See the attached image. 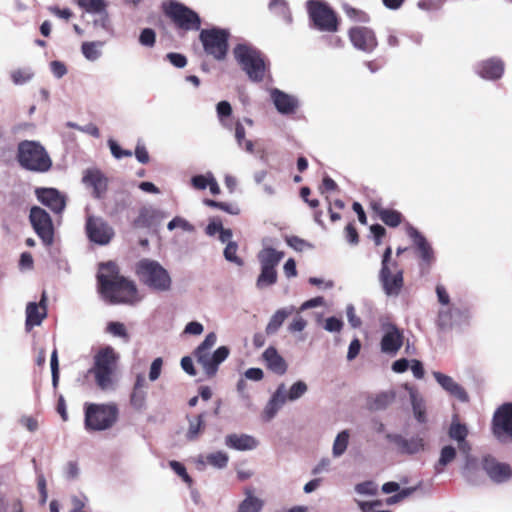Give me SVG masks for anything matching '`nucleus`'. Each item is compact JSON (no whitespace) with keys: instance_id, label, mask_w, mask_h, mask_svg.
<instances>
[{"instance_id":"0e129e2a","label":"nucleus","mask_w":512,"mask_h":512,"mask_svg":"<svg viewBox=\"0 0 512 512\" xmlns=\"http://www.w3.org/2000/svg\"><path fill=\"white\" fill-rule=\"evenodd\" d=\"M162 365H163L162 358L158 357L153 360V362L151 363V366H150V371H149V380L150 381H156L160 377Z\"/></svg>"},{"instance_id":"f3484780","label":"nucleus","mask_w":512,"mask_h":512,"mask_svg":"<svg viewBox=\"0 0 512 512\" xmlns=\"http://www.w3.org/2000/svg\"><path fill=\"white\" fill-rule=\"evenodd\" d=\"M349 35L352 44L357 49L370 52L377 45L374 33L366 27L352 28Z\"/></svg>"},{"instance_id":"f257e3e1","label":"nucleus","mask_w":512,"mask_h":512,"mask_svg":"<svg viewBox=\"0 0 512 512\" xmlns=\"http://www.w3.org/2000/svg\"><path fill=\"white\" fill-rule=\"evenodd\" d=\"M98 282L102 297L111 303L134 305L142 299L135 284L120 276L116 265L112 262L101 264Z\"/></svg>"},{"instance_id":"c85d7f7f","label":"nucleus","mask_w":512,"mask_h":512,"mask_svg":"<svg viewBox=\"0 0 512 512\" xmlns=\"http://www.w3.org/2000/svg\"><path fill=\"white\" fill-rule=\"evenodd\" d=\"M418 487L419 486H414V487H408V488H404V489L400 490V486L398 483L387 482L382 486V491L386 494L398 492L397 494H395L387 499L388 504H394V503H397V502L409 497L410 495H412L418 489Z\"/></svg>"},{"instance_id":"7ed1b4c3","label":"nucleus","mask_w":512,"mask_h":512,"mask_svg":"<svg viewBox=\"0 0 512 512\" xmlns=\"http://www.w3.org/2000/svg\"><path fill=\"white\" fill-rule=\"evenodd\" d=\"M17 160L21 167L33 172H47L52 160L45 148L37 141L24 140L18 144Z\"/></svg>"},{"instance_id":"ddd939ff","label":"nucleus","mask_w":512,"mask_h":512,"mask_svg":"<svg viewBox=\"0 0 512 512\" xmlns=\"http://www.w3.org/2000/svg\"><path fill=\"white\" fill-rule=\"evenodd\" d=\"M493 432L499 439H512V403L503 404L495 412Z\"/></svg>"},{"instance_id":"412c9836","label":"nucleus","mask_w":512,"mask_h":512,"mask_svg":"<svg viewBox=\"0 0 512 512\" xmlns=\"http://www.w3.org/2000/svg\"><path fill=\"white\" fill-rule=\"evenodd\" d=\"M225 445L238 451H251L259 446V440L249 434L232 433L225 437Z\"/></svg>"},{"instance_id":"0eeeda50","label":"nucleus","mask_w":512,"mask_h":512,"mask_svg":"<svg viewBox=\"0 0 512 512\" xmlns=\"http://www.w3.org/2000/svg\"><path fill=\"white\" fill-rule=\"evenodd\" d=\"M118 419V408L113 403L85 405V428L89 431L110 429Z\"/></svg>"},{"instance_id":"c9c22d12","label":"nucleus","mask_w":512,"mask_h":512,"mask_svg":"<svg viewBox=\"0 0 512 512\" xmlns=\"http://www.w3.org/2000/svg\"><path fill=\"white\" fill-rule=\"evenodd\" d=\"M103 45L104 43L101 41L83 42L81 45V52L85 59L94 62L101 57Z\"/></svg>"},{"instance_id":"09e8293b","label":"nucleus","mask_w":512,"mask_h":512,"mask_svg":"<svg viewBox=\"0 0 512 512\" xmlns=\"http://www.w3.org/2000/svg\"><path fill=\"white\" fill-rule=\"evenodd\" d=\"M238 245L234 241H229L224 249V257L227 261L238 266L243 265V260L237 256Z\"/></svg>"},{"instance_id":"e2e57ef3","label":"nucleus","mask_w":512,"mask_h":512,"mask_svg":"<svg viewBox=\"0 0 512 512\" xmlns=\"http://www.w3.org/2000/svg\"><path fill=\"white\" fill-rule=\"evenodd\" d=\"M49 66H50V70H51L52 74L57 79H60L67 74V67L61 61L54 60V61L50 62Z\"/></svg>"},{"instance_id":"e433bc0d","label":"nucleus","mask_w":512,"mask_h":512,"mask_svg":"<svg viewBox=\"0 0 512 512\" xmlns=\"http://www.w3.org/2000/svg\"><path fill=\"white\" fill-rule=\"evenodd\" d=\"M350 437L348 430H342L336 435L332 445V455L334 458H339L346 452Z\"/></svg>"},{"instance_id":"774afa93","label":"nucleus","mask_w":512,"mask_h":512,"mask_svg":"<svg viewBox=\"0 0 512 512\" xmlns=\"http://www.w3.org/2000/svg\"><path fill=\"white\" fill-rule=\"evenodd\" d=\"M167 59L177 68H183L187 64L186 57L179 53H168Z\"/></svg>"},{"instance_id":"bf43d9fd","label":"nucleus","mask_w":512,"mask_h":512,"mask_svg":"<svg viewBox=\"0 0 512 512\" xmlns=\"http://www.w3.org/2000/svg\"><path fill=\"white\" fill-rule=\"evenodd\" d=\"M108 145H109V148H110V151H111L112 155L116 159H121L123 157H130V156H132V152L130 150L122 149L118 145V143L116 141H114L113 139H110L108 141Z\"/></svg>"},{"instance_id":"338daca9","label":"nucleus","mask_w":512,"mask_h":512,"mask_svg":"<svg viewBox=\"0 0 512 512\" xmlns=\"http://www.w3.org/2000/svg\"><path fill=\"white\" fill-rule=\"evenodd\" d=\"M355 490L359 494L374 495L377 491V485L374 482L368 481L358 484Z\"/></svg>"},{"instance_id":"6e6552de","label":"nucleus","mask_w":512,"mask_h":512,"mask_svg":"<svg viewBox=\"0 0 512 512\" xmlns=\"http://www.w3.org/2000/svg\"><path fill=\"white\" fill-rule=\"evenodd\" d=\"M391 255L392 249L387 247L383 254L379 278L385 293L388 296H397L403 287V272L400 269L392 271L396 263L391 261Z\"/></svg>"},{"instance_id":"9d476101","label":"nucleus","mask_w":512,"mask_h":512,"mask_svg":"<svg viewBox=\"0 0 512 512\" xmlns=\"http://www.w3.org/2000/svg\"><path fill=\"white\" fill-rule=\"evenodd\" d=\"M228 32L222 29L202 30L200 39L205 51L214 58L221 60L227 53Z\"/></svg>"},{"instance_id":"423d86ee","label":"nucleus","mask_w":512,"mask_h":512,"mask_svg":"<svg viewBox=\"0 0 512 512\" xmlns=\"http://www.w3.org/2000/svg\"><path fill=\"white\" fill-rule=\"evenodd\" d=\"M118 355L112 347H105L98 351L94 357V374L97 385L102 390H110L114 386V372Z\"/></svg>"},{"instance_id":"7c9ffc66","label":"nucleus","mask_w":512,"mask_h":512,"mask_svg":"<svg viewBox=\"0 0 512 512\" xmlns=\"http://www.w3.org/2000/svg\"><path fill=\"white\" fill-rule=\"evenodd\" d=\"M468 434L467 427L456 420H453L450 429L449 436L458 442V448L463 453H468L470 450L469 444L466 442V436Z\"/></svg>"},{"instance_id":"f8f14e48","label":"nucleus","mask_w":512,"mask_h":512,"mask_svg":"<svg viewBox=\"0 0 512 512\" xmlns=\"http://www.w3.org/2000/svg\"><path fill=\"white\" fill-rule=\"evenodd\" d=\"M307 6L311 19L320 30H336V16L334 12L324 2L319 0H310L308 1Z\"/></svg>"},{"instance_id":"39448f33","label":"nucleus","mask_w":512,"mask_h":512,"mask_svg":"<svg viewBox=\"0 0 512 512\" xmlns=\"http://www.w3.org/2000/svg\"><path fill=\"white\" fill-rule=\"evenodd\" d=\"M234 56L252 81H262L266 64L259 50L248 43H239L233 50Z\"/></svg>"},{"instance_id":"6ab92c4d","label":"nucleus","mask_w":512,"mask_h":512,"mask_svg":"<svg viewBox=\"0 0 512 512\" xmlns=\"http://www.w3.org/2000/svg\"><path fill=\"white\" fill-rule=\"evenodd\" d=\"M386 438L396 446L400 453L415 454L424 449V441L420 437L406 439L399 434H387Z\"/></svg>"},{"instance_id":"4d7b16f0","label":"nucleus","mask_w":512,"mask_h":512,"mask_svg":"<svg viewBox=\"0 0 512 512\" xmlns=\"http://www.w3.org/2000/svg\"><path fill=\"white\" fill-rule=\"evenodd\" d=\"M130 402L135 409L142 410L145 407L146 391L133 390Z\"/></svg>"},{"instance_id":"20e7f679","label":"nucleus","mask_w":512,"mask_h":512,"mask_svg":"<svg viewBox=\"0 0 512 512\" xmlns=\"http://www.w3.org/2000/svg\"><path fill=\"white\" fill-rule=\"evenodd\" d=\"M136 273L143 284L155 291L164 292L171 288L172 280L168 271L155 260H140Z\"/></svg>"},{"instance_id":"473e14b6","label":"nucleus","mask_w":512,"mask_h":512,"mask_svg":"<svg viewBox=\"0 0 512 512\" xmlns=\"http://www.w3.org/2000/svg\"><path fill=\"white\" fill-rule=\"evenodd\" d=\"M228 460H229V457L226 452L216 451L213 453H209L205 457L199 456L197 459V463L204 465L207 462L208 464H210L211 466H213L215 468L223 469L227 466Z\"/></svg>"},{"instance_id":"b1692460","label":"nucleus","mask_w":512,"mask_h":512,"mask_svg":"<svg viewBox=\"0 0 512 512\" xmlns=\"http://www.w3.org/2000/svg\"><path fill=\"white\" fill-rule=\"evenodd\" d=\"M284 257V252L263 242L261 250L257 254L260 268L276 269Z\"/></svg>"},{"instance_id":"bb28decb","label":"nucleus","mask_w":512,"mask_h":512,"mask_svg":"<svg viewBox=\"0 0 512 512\" xmlns=\"http://www.w3.org/2000/svg\"><path fill=\"white\" fill-rule=\"evenodd\" d=\"M407 233L416 245L422 260L428 264L431 263L433 260V250L425 237L412 226L407 228Z\"/></svg>"},{"instance_id":"c03bdc74","label":"nucleus","mask_w":512,"mask_h":512,"mask_svg":"<svg viewBox=\"0 0 512 512\" xmlns=\"http://www.w3.org/2000/svg\"><path fill=\"white\" fill-rule=\"evenodd\" d=\"M77 4L83 8L87 13L96 14L103 12L107 4L104 0H76Z\"/></svg>"},{"instance_id":"4be33fe9","label":"nucleus","mask_w":512,"mask_h":512,"mask_svg":"<svg viewBox=\"0 0 512 512\" xmlns=\"http://www.w3.org/2000/svg\"><path fill=\"white\" fill-rule=\"evenodd\" d=\"M433 377L437 383L451 396L457 398L461 402L468 401V395L466 391L452 377L438 371L433 372Z\"/></svg>"},{"instance_id":"052dcab7","label":"nucleus","mask_w":512,"mask_h":512,"mask_svg":"<svg viewBox=\"0 0 512 512\" xmlns=\"http://www.w3.org/2000/svg\"><path fill=\"white\" fill-rule=\"evenodd\" d=\"M343 327V321L336 317H329L325 320L323 328L328 332H340Z\"/></svg>"},{"instance_id":"de8ad7c7","label":"nucleus","mask_w":512,"mask_h":512,"mask_svg":"<svg viewBox=\"0 0 512 512\" xmlns=\"http://www.w3.org/2000/svg\"><path fill=\"white\" fill-rule=\"evenodd\" d=\"M96 14L98 15V17L93 20V27L96 30L101 29L109 34H112L113 28L107 10L105 9L103 10V12H98Z\"/></svg>"},{"instance_id":"680f3d73","label":"nucleus","mask_w":512,"mask_h":512,"mask_svg":"<svg viewBox=\"0 0 512 512\" xmlns=\"http://www.w3.org/2000/svg\"><path fill=\"white\" fill-rule=\"evenodd\" d=\"M50 366L52 373V384L54 387H56L59 380V363L56 349L51 354Z\"/></svg>"},{"instance_id":"37998d69","label":"nucleus","mask_w":512,"mask_h":512,"mask_svg":"<svg viewBox=\"0 0 512 512\" xmlns=\"http://www.w3.org/2000/svg\"><path fill=\"white\" fill-rule=\"evenodd\" d=\"M380 219L388 226L396 227L401 223V214L391 209H379Z\"/></svg>"},{"instance_id":"a211bd4d","label":"nucleus","mask_w":512,"mask_h":512,"mask_svg":"<svg viewBox=\"0 0 512 512\" xmlns=\"http://www.w3.org/2000/svg\"><path fill=\"white\" fill-rule=\"evenodd\" d=\"M403 344L402 333L393 325L384 327V334L381 339V351L386 354L395 355Z\"/></svg>"},{"instance_id":"1a4fd4ad","label":"nucleus","mask_w":512,"mask_h":512,"mask_svg":"<svg viewBox=\"0 0 512 512\" xmlns=\"http://www.w3.org/2000/svg\"><path fill=\"white\" fill-rule=\"evenodd\" d=\"M164 10L167 16L181 29L198 30L200 28V18L197 13L176 1H169L164 4Z\"/></svg>"},{"instance_id":"72a5a7b5","label":"nucleus","mask_w":512,"mask_h":512,"mask_svg":"<svg viewBox=\"0 0 512 512\" xmlns=\"http://www.w3.org/2000/svg\"><path fill=\"white\" fill-rule=\"evenodd\" d=\"M482 467V463L480 464L478 460L470 455H466L465 465L462 469V475L472 483H475L480 476V468Z\"/></svg>"},{"instance_id":"a18cd8bd","label":"nucleus","mask_w":512,"mask_h":512,"mask_svg":"<svg viewBox=\"0 0 512 512\" xmlns=\"http://www.w3.org/2000/svg\"><path fill=\"white\" fill-rule=\"evenodd\" d=\"M308 390V386L304 381L295 382L289 390L286 389V402L296 401L301 398Z\"/></svg>"},{"instance_id":"69168bd1","label":"nucleus","mask_w":512,"mask_h":512,"mask_svg":"<svg viewBox=\"0 0 512 512\" xmlns=\"http://www.w3.org/2000/svg\"><path fill=\"white\" fill-rule=\"evenodd\" d=\"M87 501H88L87 497L84 495L72 496L71 497L72 509L70 510V512L84 511L83 509L85 508Z\"/></svg>"},{"instance_id":"4c0bfd02","label":"nucleus","mask_w":512,"mask_h":512,"mask_svg":"<svg viewBox=\"0 0 512 512\" xmlns=\"http://www.w3.org/2000/svg\"><path fill=\"white\" fill-rule=\"evenodd\" d=\"M278 274L276 269L260 268V274L256 280V287L259 290L274 285L277 282Z\"/></svg>"},{"instance_id":"603ef678","label":"nucleus","mask_w":512,"mask_h":512,"mask_svg":"<svg viewBox=\"0 0 512 512\" xmlns=\"http://www.w3.org/2000/svg\"><path fill=\"white\" fill-rule=\"evenodd\" d=\"M212 172H206L205 174L195 175L191 178V185L196 190H204L208 187L210 178H212Z\"/></svg>"},{"instance_id":"aec40b11","label":"nucleus","mask_w":512,"mask_h":512,"mask_svg":"<svg viewBox=\"0 0 512 512\" xmlns=\"http://www.w3.org/2000/svg\"><path fill=\"white\" fill-rule=\"evenodd\" d=\"M285 403L286 386L285 384H280L263 409L261 415L263 421L270 422Z\"/></svg>"},{"instance_id":"13d9d810","label":"nucleus","mask_w":512,"mask_h":512,"mask_svg":"<svg viewBox=\"0 0 512 512\" xmlns=\"http://www.w3.org/2000/svg\"><path fill=\"white\" fill-rule=\"evenodd\" d=\"M156 35L155 32L150 28H145L141 31L139 36V42L141 45L146 47H153L155 44Z\"/></svg>"},{"instance_id":"dca6fc26","label":"nucleus","mask_w":512,"mask_h":512,"mask_svg":"<svg viewBox=\"0 0 512 512\" xmlns=\"http://www.w3.org/2000/svg\"><path fill=\"white\" fill-rule=\"evenodd\" d=\"M38 200L54 213H61L66 205L65 197L54 188H39L36 190Z\"/></svg>"},{"instance_id":"c756f323","label":"nucleus","mask_w":512,"mask_h":512,"mask_svg":"<svg viewBox=\"0 0 512 512\" xmlns=\"http://www.w3.org/2000/svg\"><path fill=\"white\" fill-rule=\"evenodd\" d=\"M504 66L501 60L490 59L482 62L479 67L478 73L484 79H497L503 74Z\"/></svg>"},{"instance_id":"2eb2a0df","label":"nucleus","mask_w":512,"mask_h":512,"mask_svg":"<svg viewBox=\"0 0 512 512\" xmlns=\"http://www.w3.org/2000/svg\"><path fill=\"white\" fill-rule=\"evenodd\" d=\"M482 469L492 481L497 483L505 482L512 476V470L508 464L500 463L491 457H485L482 460Z\"/></svg>"},{"instance_id":"f704fd0d","label":"nucleus","mask_w":512,"mask_h":512,"mask_svg":"<svg viewBox=\"0 0 512 512\" xmlns=\"http://www.w3.org/2000/svg\"><path fill=\"white\" fill-rule=\"evenodd\" d=\"M294 309L295 308L293 306H291L289 308H283V309L277 310L272 315V317L270 318V321H269V323L267 324V327H266V332L268 334L275 333L279 329V327L283 324L284 320L290 314L293 313Z\"/></svg>"},{"instance_id":"5fc2aeb1","label":"nucleus","mask_w":512,"mask_h":512,"mask_svg":"<svg viewBox=\"0 0 512 512\" xmlns=\"http://www.w3.org/2000/svg\"><path fill=\"white\" fill-rule=\"evenodd\" d=\"M271 12L278 14L284 18H289L288 7L285 0H271L269 3Z\"/></svg>"},{"instance_id":"6e6d98bb","label":"nucleus","mask_w":512,"mask_h":512,"mask_svg":"<svg viewBox=\"0 0 512 512\" xmlns=\"http://www.w3.org/2000/svg\"><path fill=\"white\" fill-rule=\"evenodd\" d=\"M343 10H344L345 14L351 20L358 21V22H367L368 21V17L366 15V13H364L361 10L353 8L348 4L343 5Z\"/></svg>"},{"instance_id":"8fccbe9b","label":"nucleus","mask_w":512,"mask_h":512,"mask_svg":"<svg viewBox=\"0 0 512 512\" xmlns=\"http://www.w3.org/2000/svg\"><path fill=\"white\" fill-rule=\"evenodd\" d=\"M107 331L115 336L124 339L125 342L129 341V335L125 325L121 322H110L107 325Z\"/></svg>"},{"instance_id":"a19ab883","label":"nucleus","mask_w":512,"mask_h":512,"mask_svg":"<svg viewBox=\"0 0 512 512\" xmlns=\"http://www.w3.org/2000/svg\"><path fill=\"white\" fill-rule=\"evenodd\" d=\"M395 399V392L393 390L384 391L375 396L371 403V408L375 410H382L388 407Z\"/></svg>"},{"instance_id":"4468645a","label":"nucleus","mask_w":512,"mask_h":512,"mask_svg":"<svg viewBox=\"0 0 512 512\" xmlns=\"http://www.w3.org/2000/svg\"><path fill=\"white\" fill-rule=\"evenodd\" d=\"M89 239L99 245H106L114 235L113 229L101 218L89 217L86 223Z\"/></svg>"},{"instance_id":"864d4df0","label":"nucleus","mask_w":512,"mask_h":512,"mask_svg":"<svg viewBox=\"0 0 512 512\" xmlns=\"http://www.w3.org/2000/svg\"><path fill=\"white\" fill-rule=\"evenodd\" d=\"M167 228L169 231H172L176 228H180L182 229L183 231H186V232H193L194 231V226L189 223L186 219L182 218V217H174L168 224H167Z\"/></svg>"},{"instance_id":"ea45409f","label":"nucleus","mask_w":512,"mask_h":512,"mask_svg":"<svg viewBox=\"0 0 512 512\" xmlns=\"http://www.w3.org/2000/svg\"><path fill=\"white\" fill-rule=\"evenodd\" d=\"M35 73L31 67H22L10 72V77L15 85H24L30 82Z\"/></svg>"},{"instance_id":"a878e982","label":"nucleus","mask_w":512,"mask_h":512,"mask_svg":"<svg viewBox=\"0 0 512 512\" xmlns=\"http://www.w3.org/2000/svg\"><path fill=\"white\" fill-rule=\"evenodd\" d=\"M271 98L278 112L282 114L292 113L297 107L298 102L295 97L278 89L271 90Z\"/></svg>"},{"instance_id":"cd10ccee","label":"nucleus","mask_w":512,"mask_h":512,"mask_svg":"<svg viewBox=\"0 0 512 512\" xmlns=\"http://www.w3.org/2000/svg\"><path fill=\"white\" fill-rule=\"evenodd\" d=\"M263 359L272 372L283 375L287 371L286 361L274 347H268L264 351Z\"/></svg>"},{"instance_id":"393cba45","label":"nucleus","mask_w":512,"mask_h":512,"mask_svg":"<svg viewBox=\"0 0 512 512\" xmlns=\"http://www.w3.org/2000/svg\"><path fill=\"white\" fill-rule=\"evenodd\" d=\"M45 293L42 295L40 303L30 302L26 307V327L31 329L34 326L41 324L42 320L46 317Z\"/></svg>"},{"instance_id":"f03ea898","label":"nucleus","mask_w":512,"mask_h":512,"mask_svg":"<svg viewBox=\"0 0 512 512\" xmlns=\"http://www.w3.org/2000/svg\"><path fill=\"white\" fill-rule=\"evenodd\" d=\"M216 342V333L210 332L195 350V357L198 364L202 366L203 371L209 377H213L217 373L219 365L224 362L230 354V350L226 346H220L214 352H211Z\"/></svg>"},{"instance_id":"58836bf2","label":"nucleus","mask_w":512,"mask_h":512,"mask_svg":"<svg viewBox=\"0 0 512 512\" xmlns=\"http://www.w3.org/2000/svg\"><path fill=\"white\" fill-rule=\"evenodd\" d=\"M456 457V450L454 447L447 445L444 446L440 451V457L435 465V471L440 474L444 471V468L450 464Z\"/></svg>"},{"instance_id":"2f4dec72","label":"nucleus","mask_w":512,"mask_h":512,"mask_svg":"<svg viewBox=\"0 0 512 512\" xmlns=\"http://www.w3.org/2000/svg\"><path fill=\"white\" fill-rule=\"evenodd\" d=\"M264 501L255 496L250 489L245 490V498L239 503L237 512H261Z\"/></svg>"},{"instance_id":"3c124183","label":"nucleus","mask_w":512,"mask_h":512,"mask_svg":"<svg viewBox=\"0 0 512 512\" xmlns=\"http://www.w3.org/2000/svg\"><path fill=\"white\" fill-rule=\"evenodd\" d=\"M169 466L187 484L188 487L193 485V480L182 463L172 460L169 462Z\"/></svg>"},{"instance_id":"79ce46f5","label":"nucleus","mask_w":512,"mask_h":512,"mask_svg":"<svg viewBox=\"0 0 512 512\" xmlns=\"http://www.w3.org/2000/svg\"><path fill=\"white\" fill-rule=\"evenodd\" d=\"M205 414H200L197 417L189 418V428L187 430L186 437L189 440H195L201 433L204 427Z\"/></svg>"},{"instance_id":"49530a36","label":"nucleus","mask_w":512,"mask_h":512,"mask_svg":"<svg viewBox=\"0 0 512 512\" xmlns=\"http://www.w3.org/2000/svg\"><path fill=\"white\" fill-rule=\"evenodd\" d=\"M405 389L408 391L414 415L426 409L425 401L416 389L409 385H405Z\"/></svg>"},{"instance_id":"5701e85b","label":"nucleus","mask_w":512,"mask_h":512,"mask_svg":"<svg viewBox=\"0 0 512 512\" xmlns=\"http://www.w3.org/2000/svg\"><path fill=\"white\" fill-rule=\"evenodd\" d=\"M83 183L92 188L95 197H101L107 190V178L98 169H88L84 172Z\"/></svg>"},{"instance_id":"9b49d317","label":"nucleus","mask_w":512,"mask_h":512,"mask_svg":"<svg viewBox=\"0 0 512 512\" xmlns=\"http://www.w3.org/2000/svg\"><path fill=\"white\" fill-rule=\"evenodd\" d=\"M31 225L45 246L54 240V227L50 215L40 207H32L29 214Z\"/></svg>"}]
</instances>
